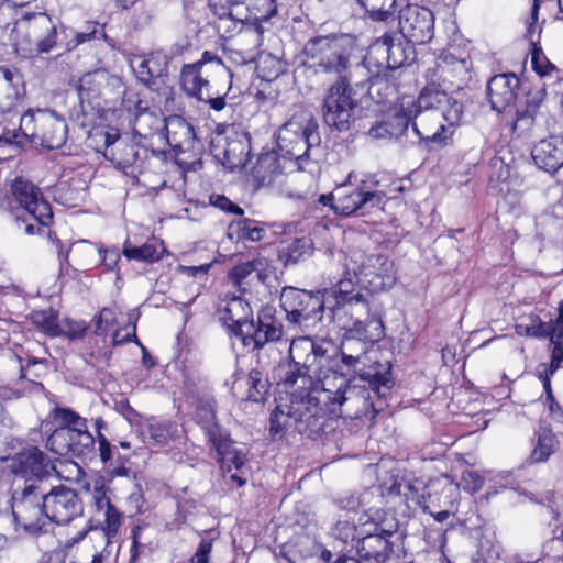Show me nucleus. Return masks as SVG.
<instances>
[{
	"mask_svg": "<svg viewBox=\"0 0 563 563\" xmlns=\"http://www.w3.org/2000/svg\"><path fill=\"white\" fill-rule=\"evenodd\" d=\"M349 374L322 366L309 376L306 385L291 391L288 416L299 434L317 438L323 432L329 417H340L343 407L354 401L358 391L346 377Z\"/></svg>",
	"mask_w": 563,
	"mask_h": 563,
	"instance_id": "nucleus-1",
	"label": "nucleus"
},
{
	"mask_svg": "<svg viewBox=\"0 0 563 563\" xmlns=\"http://www.w3.org/2000/svg\"><path fill=\"white\" fill-rule=\"evenodd\" d=\"M426 85L417 100L406 99L419 115L413 122L412 131L426 144L443 145L453 135L463 117V104L450 96L446 79L437 73H426Z\"/></svg>",
	"mask_w": 563,
	"mask_h": 563,
	"instance_id": "nucleus-2",
	"label": "nucleus"
},
{
	"mask_svg": "<svg viewBox=\"0 0 563 563\" xmlns=\"http://www.w3.org/2000/svg\"><path fill=\"white\" fill-rule=\"evenodd\" d=\"M376 341L345 330L340 350L341 369L345 368L367 383V388L360 391L364 405L362 412L372 410L373 416L387 407V397L394 386L390 362L380 361L377 351L368 350L369 344Z\"/></svg>",
	"mask_w": 563,
	"mask_h": 563,
	"instance_id": "nucleus-3",
	"label": "nucleus"
},
{
	"mask_svg": "<svg viewBox=\"0 0 563 563\" xmlns=\"http://www.w3.org/2000/svg\"><path fill=\"white\" fill-rule=\"evenodd\" d=\"M305 65L316 75H324L329 80H355L373 98L374 76L366 63L352 64V47L345 35H325L310 38L303 47Z\"/></svg>",
	"mask_w": 563,
	"mask_h": 563,
	"instance_id": "nucleus-4",
	"label": "nucleus"
},
{
	"mask_svg": "<svg viewBox=\"0 0 563 563\" xmlns=\"http://www.w3.org/2000/svg\"><path fill=\"white\" fill-rule=\"evenodd\" d=\"M385 200L386 192L380 188L378 174L350 172L330 194L311 197L308 208L310 212L332 211L336 216L351 217L358 211L364 214L374 208H383Z\"/></svg>",
	"mask_w": 563,
	"mask_h": 563,
	"instance_id": "nucleus-5",
	"label": "nucleus"
},
{
	"mask_svg": "<svg viewBox=\"0 0 563 563\" xmlns=\"http://www.w3.org/2000/svg\"><path fill=\"white\" fill-rule=\"evenodd\" d=\"M378 490L387 503H393V507L404 504L408 508L412 505L423 509L457 508L460 498L459 485L448 475L427 486L400 470H393Z\"/></svg>",
	"mask_w": 563,
	"mask_h": 563,
	"instance_id": "nucleus-6",
	"label": "nucleus"
},
{
	"mask_svg": "<svg viewBox=\"0 0 563 563\" xmlns=\"http://www.w3.org/2000/svg\"><path fill=\"white\" fill-rule=\"evenodd\" d=\"M277 153L295 172L306 170L321 144L319 125L312 118L292 117L277 134Z\"/></svg>",
	"mask_w": 563,
	"mask_h": 563,
	"instance_id": "nucleus-7",
	"label": "nucleus"
},
{
	"mask_svg": "<svg viewBox=\"0 0 563 563\" xmlns=\"http://www.w3.org/2000/svg\"><path fill=\"white\" fill-rule=\"evenodd\" d=\"M211 64L223 69V63L216 54L205 51L201 58L192 64H185L180 71V87L185 95L209 106L219 112L227 106V95L231 85L217 87L209 78L207 66Z\"/></svg>",
	"mask_w": 563,
	"mask_h": 563,
	"instance_id": "nucleus-8",
	"label": "nucleus"
},
{
	"mask_svg": "<svg viewBox=\"0 0 563 563\" xmlns=\"http://www.w3.org/2000/svg\"><path fill=\"white\" fill-rule=\"evenodd\" d=\"M12 200L26 212L25 218L18 217L19 227L27 235L48 234L52 238L49 227L53 223V209L49 201L44 197L42 189L29 179L16 177L10 186Z\"/></svg>",
	"mask_w": 563,
	"mask_h": 563,
	"instance_id": "nucleus-9",
	"label": "nucleus"
},
{
	"mask_svg": "<svg viewBox=\"0 0 563 563\" xmlns=\"http://www.w3.org/2000/svg\"><path fill=\"white\" fill-rule=\"evenodd\" d=\"M363 522L365 536L356 543L357 559L362 563H385L393 552L389 538L399 529L396 516L384 509H368Z\"/></svg>",
	"mask_w": 563,
	"mask_h": 563,
	"instance_id": "nucleus-10",
	"label": "nucleus"
},
{
	"mask_svg": "<svg viewBox=\"0 0 563 563\" xmlns=\"http://www.w3.org/2000/svg\"><path fill=\"white\" fill-rule=\"evenodd\" d=\"M48 487L41 481H24L11 495L13 522L31 536L46 532Z\"/></svg>",
	"mask_w": 563,
	"mask_h": 563,
	"instance_id": "nucleus-11",
	"label": "nucleus"
},
{
	"mask_svg": "<svg viewBox=\"0 0 563 563\" xmlns=\"http://www.w3.org/2000/svg\"><path fill=\"white\" fill-rule=\"evenodd\" d=\"M327 361V351L307 336L294 339L289 346V361L278 368L279 384L286 388L306 385Z\"/></svg>",
	"mask_w": 563,
	"mask_h": 563,
	"instance_id": "nucleus-12",
	"label": "nucleus"
},
{
	"mask_svg": "<svg viewBox=\"0 0 563 563\" xmlns=\"http://www.w3.org/2000/svg\"><path fill=\"white\" fill-rule=\"evenodd\" d=\"M353 86L355 80L332 82L322 100L324 123L340 132L350 130L356 120L360 100Z\"/></svg>",
	"mask_w": 563,
	"mask_h": 563,
	"instance_id": "nucleus-13",
	"label": "nucleus"
},
{
	"mask_svg": "<svg viewBox=\"0 0 563 563\" xmlns=\"http://www.w3.org/2000/svg\"><path fill=\"white\" fill-rule=\"evenodd\" d=\"M332 318L347 319L342 324L350 333L363 335L372 340H380L384 336V324L376 312H372L369 303L364 295L354 296L342 305L329 307Z\"/></svg>",
	"mask_w": 563,
	"mask_h": 563,
	"instance_id": "nucleus-14",
	"label": "nucleus"
},
{
	"mask_svg": "<svg viewBox=\"0 0 563 563\" xmlns=\"http://www.w3.org/2000/svg\"><path fill=\"white\" fill-rule=\"evenodd\" d=\"M279 301L287 320L305 329L320 322L325 310V300L319 291L311 292L290 286L283 288Z\"/></svg>",
	"mask_w": 563,
	"mask_h": 563,
	"instance_id": "nucleus-15",
	"label": "nucleus"
},
{
	"mask_svg": "<svg viewBox=\"0 0 563 563\" xmlns=\"http://www.w3.org/2000/svg\"><path fill=\"white\" fill-rule=\"evenodd\" d=\"M22 126L33 142L54 150L64 145L67 140V124L54 111H27L22 115Z\"/></svg>",
	"mask_w": 563,
	"mask_h": 563,
	"instance_id": "nucleus-16",
	"label": "nucleus"
},
{
	"mask_svg": "<svg viewBox=\"0 0 563 563\" xmlns=\"http://www.w3.org/2000/svg\"><path fill=\"white\" fill-rule=\"evenodd\" d=\"M407 41L404 43L401 38H397L396 42L393 34L386 33L369 46L364 63H366L367 69H371L372 66L377 67L376 73L372 70L369 73L377 78L374 79V87L380 84V70L397 69L409 60L412 47H409Z\"/></svg>",
	"mask_w": 563,
	"mask_h": 563,
	"instance_id": "nucleus-17",
	"label": "nucleus"
},
{
	"mask_svg": "<svg viewBox=\"0 0 563 563\" xmlns=\"http://www.w3.org/2000/svg\"><path fill=\"white\" fill-rule=\"evenodd\" d=\"M398 26L408 43L423 45L434 36V14L427 7L406 1L398 10Z\"/></svg>",
	"mask_w": 563,
	"mask_h": 563,
	"instance_id": "nucleus-18",
	"label": "nucleus"
},
{
	"mask_svg": "<svg viewBox=\"0 0 563 563\" xmlns=\"http://www.w3.org/2000/svg\"><path fill=\"white\" fill-rule=\"evenodd\" d=\"M104 534L89 529L77 531L65 542V563H102L113 548L106 543Z\"/></svg>",
	"mask_w": 563,
	"mask_h": 563,
	"instance_id": "nucleus-19",
	"label": "nucleus"
},
{
	"mask_svg": "<svg viewBox=\"0 0 563 563\" xmlns=\"http://www.w3.org/2000/svg\"><path fill=\"white\" fill-rule=\"evenodd\" d=\"M18 34L25 32L36 53H49L57 44V26L46 12L22 11L15 21Z\"/></svg>",
	"mask_w": 563,
	"mask_h": 563,
	"instance_id": "nucleus-20",
	"label": "nucleus"
},
{
	"mask_svg": "<svg viewBox=\"0 0 563 563\" xmlns=\"http://www.w3.org/2000/svg\"><path fill=\"white\" fill-rule=\"evenodd\" d=\"M208 7L213 14L212 25L222 38H230L243 27L247 30V8L245 0H208Z\"/></svg>",
	"mask_w": 563,
	"mask_h": 563,
	"instance_id": "nucleus-21",
	"label": "nucleus"
},
{
	"mask_svg": "<svg viewBox=\"0 0 563 563\" xmlns=\"http://www.w3.org/2000/svg\"><path fill=\"white\" fill-rule=\"evenodd\" d=\"M217 453V461L224 473L236 472L230 475V481L236 483L239 487L246 484L247 468L245 466L247 450L244 445L238 444L230 438V433L224 431L217 437L208 440Z\"/></svg>",
	"mask_w": 563,
	"mask_h": 563,
	"instance_id": "nucleus-22",
	"label": "nucleus"
},
{
	"mask_svg": "<svg viewBox=\"0 0 563 563\" xmlns=\"http://www.w3.org/2000/svg\"><path fill=\"white\" fill-rule=\"evenodd\" d=\"M84 512L78 493L64 485L51 487L46 496V528L49 523L67 525Z\"/></svg>",
	"mask_w": 563,
	"mask_h": 563,
	"instance_id": "nucleus-23",
	"label": "nucleus"
},
{
	"mask_svg": "<svg viewBox=\"0 0 563 563\" xmlns=\"http://www.w3.org/2000/svg\"><path fill=\"white\" fill-rule=\"evenodd\" d=\"M96 440L88 431L55 429L46 441V446L57 455H70L79 459H90L95 454Z\"/></svg>",
	"mask_w": 563,
	"mask_h": 563,
	"instance_id": "nucleus-24",
	"label": "nucleus"
},
{
	"mask_svg": "<svg viewBox=\"0 0 563 563\" xmlns=\"http://www.w3.org/2000/svg\"><path fill=\"white\" fill-rule=\"evenodd\" d=\"M360 265L353 268L358 283L369 287L372 291L390 288L395 282L394 264L383 254H360Z\"/></svg>",
	"mask_w": 563,
	"mask_h": 563,
	"instance_id": "nucleus-25",
	"label": "nucleus"
},
{
	"mask_svg": "<svg viewBox=\"0 0 563 563\" xmlns=\"http://www.w3.org/2000/svg\"><path fill=\"white\" fill-rule=\"evenodd\" d=\"M10 472L25 481H41L54 470L49 457L36 446L25 449L7 460Z\"/></svg>",
	"mask_w": 563,
	"mask_h": 563,
	"instance_id": "nucleus-26",
	"label": "nucleus"
},
{
	"mask_svg": "<svg viewBox=\"0 0 563 563\" xmlns=\"http://www.w3.org/2000/svg\"><path fill=\"white\" fill-rule=\"evenodd\" d=\"M130 66L136 79L152 90H158L168 74V56L164 52H152L146 56H134Z\"/></svg>",
	"mask_w": 563,
	"mask_h": 563,
	"instance_id": "nucleus-27",
	"label": "nucleus"
},
{
	"mask_svg": "<svg viewBox=\"0 0 563 563\" xmlns=\"http://www.w3.org/2000/svg\"><path fill=\"white\" fill-rule=\"evenodd\" d=\"M219 320L230 331V334L238 338L243 331L253 328V311L249 302L240 296H232L225 300L224 306L218 309Z\"/></svg>",
	"mask_w": 563,
	"mask_h": 563,
	"instance_id": "nucleus-28",
	"label": "nucleus"
},
{
	"mask_svg": "<svg viewBox=\"0 0 563 563\" xmlns=\"http://www.w3.org/2000/svg\"><path fill=\"white\" fill-rule=\"evenodd\" d=\"M520 87V79L514 73L493 76L487 82V95L492 109L500 113L511 106Z\"/></svg>",
	"mask_w": 563,
	"mask_h": 563,
	"instance_id": "nucleus-29",
	"label": "nucleus"
},
{
	"mask_svg": "<svg viewBox=\"0 0 563 563\" xmlns=\"http://www.w3.org/2000/svg\"><path fill=\"white\" fill-rule=\"evenodd\" d=\"M415 109L406 99H402L400 107L395 110L394 114L379 122L376 126H372L369 134L374 137L389 136L396 139L404 135L409 126L412 128L413 122H419V115Z\"/></svg>",
	"mask_w": 563,
	"mask_h": 563,
	"instance_id": "nucleus-30",
	"label": "nucleus"
},
{
	"mask_svg": "<svg viewBox=\"0 0 563 563\" xmlns=\"http://www.w3.org/2000/svg\"><path fill=\"white\" fill-rule=\"evenodd\" d=\"M531 156L536 166L553 174L563 167V136L552 135L538 142Z\"/></svg>",
	"mask_w": 563,
	"mask_h": 563,
	"instance_id": "nucleus-31",
	"label": "nucleus"
},
{
	"mask_svg": "<svg viewBox=\"0 0 563 563\" xmlns=\"http://www.w3.org/2000/svg\"><path fill=\"white\" fill-rule=\"evenodd\" d=\"M292 172H295L292 167L288 166L275 150H272L260 154L252 168L251 176L256 183V187H261L273 183L279 174Z\"/></svg>",
	"mask_w": 563,
	"mask_h": 563,
	"instance_id": "nucleus-32",
	"label": "nucleus"
},
{
	"mask_svg": "<svg viewBox=\"0 0 563 563\" xmlns=\"http://www.w3.org/2000/svg\"><path fill=\"white\" fill-rule=\"evenodd\" d=\"M188 405L195 408V420L203 430L207 440L227 431L217 421L216 400L212 395L209 393L197 395V398L189 401Z\"/></svg>",
	"mask_w": 563,
	"mask_h": 563,
	"instance_id": "nucleus-33",
	"label": "nucleus"
},
{
	"mask_svg": "<svg viewBox=\"0 0 563 563\" xmlns=\"http://www.w3.org/2000/svg\"><path fill=\"white\" fill-rule=\"evenodd\" d=\"M148 158V151L139 141L119 142L111 161L125 174L134 173L143 167L144 161Z\"/></svg>",
	"mask_w": 563,
	"mask_h": 563,
	"instance_id": "nucleus-34",
	"label": "nucleus"
},
{
	"mask_svg": "<svg viewBox=\"0 0 563 563\" xmlns=\"http://www.w3.org/2000/svg\"><path fill=\"white\" fill-rule=\"evenodd\" d=\"M25 93L21 74L0 67V111H9Z\"/></svg>",
	"mask_w": 563,
	"mask_h": 563,
	"instance_id": "nucleus-35",
	"label": "nucleus"
},
{
	"mask_svg": "<svg viewBox=\"0 0 563 563\" xmlns=\"http://www.w3.org/2000/svg\"><path fill=\"white\" fill-rule=\"evenodd\" d=\"M185 430L170 420L151 419L147 424L150 443L156 448H165L172 443H180Z\"/></svg>",
	"mask_w": 563,
	"mask_h": 563,
	"instance_id": "nucleus-36",
	"label": "nucleus"
},
{
	"mask_svg": "<svg viewBox=\"0 0 563 563\" xmlns=\"http://www.w3.org/2000/svg\"><path fill=\"white\" fill-rule=\"evenodd\" d=\"M247 8V30L256 33L261 38L265 32L264 22L269 21L277 13L276 0H250Z\"/></svg>",
	"mask_w": 563,
	"mask_h": 563,
	"instance_id": "nucleus-37",
	"label": "nucleus"
},
{
	"mask_svg": "<svg viewBox=\"0 0 563 563\" xmlns=\"http://www.w3.org/2000/svg\"><path fill=\"white\" fill-rule=\"evenodd\" d=\"M62 33L64 37L60 40V44L67 51H73L84 43L106 38L104 26L97 22H88L82 31L63 26Z\"/></svg>",
	"mask_w": 563,
	"mask_h": 563,
	"instance_id": "nucleus-38",
	"label": "nucleus"
},
{
	"mask_svg": "<svg viewBox=\"0 0 563 563\" xmlns=\"http://www.w3.org/2000/svg\"><path fill=\"white\" fill-rule=\"evenodd\" d=\"M320 544L309 536H300L280 548V555L289 563H298L299 559L317 555Z\"/></svg>",
	"mask_w": 563,
	"mask_h": 563,
	"instance_id": "nucleus-39",
	"label": "nucleus"
},
{
	"mask_svg": "<svg viewBox=\"0 0 563 563\" xmlns=\"http://www.w3.org/2000/svg\"><path fill=\"white\" fill-rule=\"evenodd\" d=\"M165 249L161 241L153 239L137 246L126 240L123 244V255L129 260L154 263L162 258Z\"/></svg>",
	"mask_w": 563,
	"mask_h": 563,
	"instance_id": "nucleus-40",
	"label": "nucleus"
},
{
	"mask_svg": "<svg viewBox=\"0 0 563 563\" xmlns=\"http://www.w3.org/2000/svg\"><path fill=\"white\" fill-rule=\"evenodd\" d=\"M368 18L375 22H386L406 0H357Z\"/></svg>",
	"mask_w": 563,
	"mask_h": 563,
	"instance_id": "nucleus-41",
	"label": "nucleus"
},
{
	"mask_svg": "<svg viewBox=\"0 0 563 563\" xmlns=\"http://www.w3.org/2000/svg\"><path fill=\"white\" fill-rule=\"evenodd\" d=\"M558 441L553 432L547 427H540L537 431V443L530 454L532 463H542L556 451Z\"/></svg>",
	"mask_w": 563,
	"mask_h": 563,
	"instance_id": "nucleus-42",
	"label": "nucleus"
},
{
	"mask_svg": "<svg viewBox=\"0 0 563 563\" xmlns=\"http://www.w3.org/2000/svg\"><path fill=\"white\" fill-rule=\"evenodd\" d=\"M249 142L231 141L224 150L223 165L230 170L244 168L249 161Z\"/></svg>",
	"mask_w": 563,
	"mask_h": 563,
	"instance_id": "nucleus-43",
	"label": "nucleus"
},
{
	"mask_svg": "<svg viewBox=\"0 0 563 563\" xmlns=\"http://www.w3.org/2000/svg\"><path fill=\"white\" fill-rule=\"evenodd\" d=\"M258 264L260 258H254L252 261L234 265L229 272L230 282L241 291H246L249 286V278L256 271Z\"/></svg>",
	"mask_w": 563,
	"mask_h": 563,
	"instance_id": "nucleus-44",
	"label": "nucleus"
},
{
	"mask_svg": "<svg viewBox=\"0 0 563 563\" xmlns=\"http://www.w3.org/2000/svg\"><path fill=\"white\" fill-rule=\"evenodd\" d=\"M312 253V241L309 238H296L284 249L286 264H296Z\"/></svg>",
	"mask_w": 563,
	"mask_h": 563,
	"instance_id": "nucleus-45",
	"label": "nucleus"
},
{
	"mask_svg": "<svg viewBox=\"0 0 563 563\" xmlns=\"http://www.w3.org/2000/svg\"><path fill=\"white\" fill-rule=\"evenodd\" d=\"M104 523L100 528H90L91 532H101L104 536V541L113 548V539L117 537L119 529L122 523V514L113 507L109 511L103 514Z\"/></svg>",
	"mask_w": 563,
	"mask_h": 563,
	"instance_id": "nucleus-46",
	"label": "nucleus"
},
{
	"mask_svg": "<svg viewBox=\"0 0 563 563\" xmlns=\"http://www.w3.org/2000/svg\"><path fill=\"white\" fill-rule=\"evenodd\" d=\"M140 311L134 309L128 314V324L124 329H117L112 334V345L119 346L129 342L140 344L136 338V323L140 319Z\"/></svg>",
	"mask_w": 563,
	"mask_h": 563,
	"instance_id": "nucleus-47",
	"label": "nucleus"
},
{
	"mask_svg": "<svg viewBox=\"0 0 563 563\" xmlns=\"http://www.w3.org/2000/svg\"><path fill=\"white\" fill-rule=\"evenodd\" d=\"M59 321L58 313L52 309L36 311L32 314L33 324L52 338L58 334Z\"/></svg>",
	"mask_w": 563,
	"mask_h": 563,
	"instance_id": "nucleus-48",
	"label": "nucleus"
},
{
	"mask_svg": "<svg viewBox=\"0 0 563 563\" xmlns=\"http://www.w3.org/2000/svg\"><path fill=\"white\" fill-rule=\"evenodd\" d=\"M563 329L556 333L553 328L550 333V342L552 344L551 361L549 364L540 363L538 366L547 368L550 373H555L559 368L563 367Z\"/></svg>",
	"mask_w": 563,
	"mask_h": 563,
	"instance_id": "nucleus-49",
	"label": "nucleus"
},
{
	"mask_svg": "<svg viewBox=\"0 0 563 563\" xmlns=\"http://www.w3.org/2000/svg\"><path fill=\"white\" fill-rule=\"evenodd\" d=\"M247 398L251 401L258 402L264 398L268 388V382L264 374L258 369H251L247 378Z\"/></svg>",
	"mask_w": 563,
	"mask_h": 563,
	"instance_id": "nucleus-50",
	"label": "nucleus"
},
{
	"mask_svg": "<svg viewBox=\"0 0 563 563\" xmlns=\"http://www.w3.org/2000/svg\"><path fill=\"white\" fill-rule=\"evenodd\" d=\"M545 98V88L544 87H536L529 90L526 95V108L525 110H517V119L518 120H533L537 114L540 106L542 104Z\"/></svg>",
	"mask_w": 563,
	"mask_h": 563,
	"instance_id": "nucleus-51",
	"label": "nucleus"
},
{
	"mask_svg": "<svg viewBox=\"0 0 563 563\" xmlns=\"http://www.w3.org/2000/svg\"><path fill=\"white\" fill-rule=\"evenodd\" d=\"M54 418L59 422V427L56 429H79L84 431V428L88 427L87 420L70 408L57 407L54 410Z\"/></svg>",
	"mask_w": 563,
	"mask_h": 563,
	"instance_id": "nucleus-52",
	"label": "nucleus"
},
{
	"mask_svg": "<svg viewBox=\"0 0 563 563\" xmlns=\"http://www.w3.org/2000/svg\"><path fill=\"white\" fill-rule=\"evenodd\" d=\"M382 485H383V483L379 486L371 487L369 490L364 493L361 497L355 496V495H350L347 497L341 498L339 500V508L341 510L346 511L344 517H352L351 516L352 514H356V511L365 503V499H366L367 495H369V494L371 495L378 494V496L385 501V504H388L387 499L382 496L380 490H377L382 487ZM389 504L393 506V503H389Z\"/></svg>",
	"mask_w": 563,
	"mask_h": 563,
	"instance_id": "nucleus-53",
	"label": "nucleus"
},
{
	"mask_svg": "<svg viewBox=\"0 0 563 563\" xmlns=\"http://www.w3.org/2000/svg\"><path fill=\"white\" fill-rule=\"evenodd\" d=\"M236 339H239L245 347H249L252 351L260 350L269 342L260 320L256 324L253 322L252 330L247 331V333L243 331Z\"/></svg>",
	"mask_w": 563,
	"mask_h": 563,
	"instance_id": "nucleus-54",
	"label": "nucleus"
},
{
	"mask_svg": "<svg viewBox=\"0 0 563 563\" xmlns=\"http://www.w3.org/2000/svg\"><path fill=\"white\" fill-rule=\"evenodd\" d=\"M239 238L252 242H258L264 239L266 229L258 221L243 218L238 222Z\"/></svg>",
	"mask_w": 563,
	"mask_h": 563,
	"instance_id": "nucleus-55",
	"label": "nucleus"
},
{
	"mask_svg": "<svg viewBox=\"0 0 563 563\" xmlns=\"http://www.w3.org/2000/svg\"><path fill=\"white\" fill-rule=\"evenodd\" d=\"M87 331V325L84 321H76L70 318H64L59 321V329L57 336H65L70 341L81 339Z\"/></svg>",
	"mask_w": 563,
	"mask_h": 563,
	"instance_id": "nucleus-56",
	"label": "nucleus"
},
{
	"mask_svg": "<svg viewBox=\"0 0 563 563\" xmlns=\"http://www.w3.org/2000/svg\"><path fill=\"white\" fill-rule=\"evenodd\" d=\"M356 525L354 517H340L332 529V534L344 543L355 537Z\"/></svg>",
	"mask_w": 563,
	"mask_h": 563,
	"instance_id": "nucleus-57",
	"label": "nucleus"
},
{
	"mask_svg": "<svg viewBox=\"0 0 563 563\" xmlns=\"http://www.w3.org/2000/svg\"><path fill=\"white\" fill-rule=\"evenodd\" d=\"M531 66L532 69L540 76H550L552 71L556 70V67L551 63L542 53L541 48L534 46L531 51Z\"/></svg>",
	"mask_w": 563,
	"mask_h": 563,
	"instance_id": "nucleus-58",
	"label": "nucleus"
},
{
	"mask_svg": "<svg viewBox=\"0 0 563 563\" xmlns=\"http://www.w3.org/2000/svg\"><path fill=\"white\" fill-rule=\"evenodd\" d=\"M331 292L335 301L333 306L342 305L347 300L354 299V296L362 295L360 291H355V286L351 279L340 280Z\"/></svg>",
	"mask_w": 563,
	"mask_h": 563,
	"instance_id": "nucleus-59",
	"label": "nucleus"
},
{
	"mask_svg": "<svg viewBox=\"0 0 563 563\" xmlns=\"http://www.w3.org/2000/svg\"><path fill=\"white\" fill-rule=\"evenodd\" d=\"M462 59H464V57H456L453 53L444 51L440 55L437 65L434 67L428 68L426 73H437L439 78L442 80L446 79L449 81L446 73H449L450 68L455 66L456 63L461 62Z\"/></svg>",
	"mask_w": 563,
	"mask_h": 563,
	"instance_id": "nucleus-60",
	"label": "nucleus"
},
{
	"mask_svg": "<svg viewBox=\"0 0 563 563\" xmlns=\"http://www.w3.org/2000/svg\"><path fill=\"white\" fill-rule=\"evenodd\" d=\"M289 410L287 413H285L283 410H280L278 407L272 412L271 419H269V432L272 437H278L282 435L285 429V424L288 427L295 428V422L292 419L289 418Z\"/></svg>",
	"mask_w": 563,
	"mask_h": 563,
	"instance_id": "nucleus-61",
	"label": "nucleus"
},
{
	"mask_svg": "<svg viewBox=\"0 0 563 563\" xmlns=\"http://www.w3.org/2000/svg\"><path fill=\"white\" fill-rule=\"evenodd\" d=\"M117 313L111 308H103L99 316L96 318L95 333L98 336H106L109 329L114 324Z\"/></svg>",
	"mask_w": 563,
	"mask_h": 563,
	"instance_id": "nucleus-62",
	"label": "nucleus"
},
{
	"mask_svg": "<svg viewBox=\"0 0 563 563\" xmlns=\"http://www.w3.org/2000/svg\"><path fill=\"white\" fill-rule=\"evenodd\" d=\"M25 139H30V136H27V132L22 126V120L18 129L3 128L0 132V143L3 144L21 145Z\"/></svg>",
	"mask_w": 563,
	"mask_h": 563,
	"instance_id": "nucleus-63",
	"label": "nucleus"
},
{
	"mask_svg": "<svg viewBox=\"0 0 563 563\" xmlns=\"http://www.w3.org/2000/svg\"><path fill=\"white\" fill-rule=\"evenodd\" d=\"M470 60L464 58L461 62H457L455 66L450 68L449 73H446V77L449 78L448 85L450 88L455 85V80L464 82L470 78Z\"/></svg>",
	"mask_w": 563,
	"mask_h": 563,
	"instance_id": "nucleus-64",
	"label": "nucleus"
}]
</instances>
